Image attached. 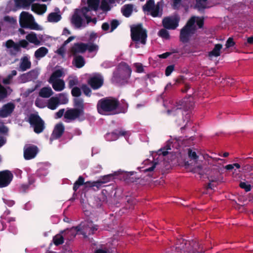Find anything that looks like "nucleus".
<instances>
[{
    "instance_id": "nucleus-22",
    "label": "nucleus",
    "mask_w": 253,
    "mask_h": 253,
    "mask_svg": "<svg viewBox=\"0 0 253 253\" xmlns=\"http://www.w3.org/2000/svg\"><path fill=\"white\" fill-rule=\"evenodd\" d=\"M31 67V62L27 56H24L21 59L19 68L22 71H25Z\"/></svg>"
},
{
    "instance_id": "nucleus-41",
    "label": "nucleus",
    "mask_w": 253,
    "mask_h": 253,
    "mask_svg": "<svg viewBox=\"0 0 253 253\" xmlns=\"http://www.w3.org/2000/svg\"><path fill=\"white\" fill-rule=\"evenodd\" d=\"M159 10H160V6L158 4H157L156 6L153 8V9L150 11L151 12V15L153 17H161L162 15V13H161L159 15Z\"/></svg>"
},
{
    "instance_id": "nucleus-40",
    "label": "nucleus",
    "mask_w": 253,
    "mask_h": 253,
    "mask_svg": "<svg viewBox=\"0 0 253 253\" xmlns=\"http://www.w3.org/2000/svg\"><path fill=\"white\" fill-rule=\"evenodd\" d=\"M109 2L107 0H102L101 2L100 9L103 11H108L111 10V6H110Z\"/></svg>"
},
{
    "instance_id": "nucleus-13",
    "label": "nucleus",
    "mask_w": 253,
    "mask_h": 253,
    "mask_svg": "<svg viewBox=\"0 0 253 253\" xmlns=\"http://www.w3.org/2000/svg\"><path fill=\"white\" fill-rule=\"evenodd\" d=\"M39 149L37 146L34 145H29L24 147V157L25 160H29L34 158Z\"/></svg>"
},
{
    "instance_id": "nucleus-9",
    "label": "nucleus",
    "mask_w": 253,
    "mask_h": 253,
    "mask_svg": "<svg viewBox=\"0 0 253 253\" xmlns=\"http://www.w3.org/2000/svg\"><path fill=\"white\" fill-rule=\"evenodd\" d=\"M13 174L9 170L0 171V188L7 187L12 181Z\"/></svg>"
},
{
    "instance_id": "nucleus-48",
    "label": "nucleus",
    "mask_w": 253,
    "mask_h": 253,
    "mask_svg": "<svg viewBox=\"0 0 253 253\" xmlns=\"http://www.w3.org/2000/svg\"><path fill=\"white\" fill-rule=\"evenodd\" d=\"M98 49V46L97 45L93 43H86V50H88L89 52H92Z\"/></svg>"
},
{
    "instance_id": "nucleus-58",
    "label": "nucleus",
    "mask_w": 253,
    "mask_h": 253,
    "mask_svg": "<svg viewBox=\"0 0 253 253\" xmlns=\"http://www.w3.org/2000/svg\"><path fill=\"white\" fill-rule=\"evenodd\" d=\"M198 20L196 21L197 25L199 28H202L204 25V21L203 18H199L197 17Z\"/></svg>"
},
{
    "instance_id": "nucleus-55",
    "label": "nucleus",
    "mask_w": 253,
    "mask_h": 253,
    "mask_svg": "<svg viewBox=\"0 0 253 253\" xmlns=\"http://www.w3.org/2000/svg\"><path fill=\"white\" fill-rule=\"evenodd\" d=\"M112 134L117 136H125L126 134V131L122 130H115L112 132Z\"/></svg>"
},
{
    "instance_id": "nucleus-23",
    "label": "nucleus",
    "mask_w": 253,
    "mask_h": 253,
    "mask_svg": "<svg viewBox=\"0 0 253 253\" xmlns=\"http://www.w3.org/2000/svg\"><path fill=\"white\" fill-rule=\"evenodd\" d=\"M73 64L78 68H82L85 64L84 58L81 55H74Z\"/></svg>"
},
{
    "instance_id": "nucleus-38",
    "label": "nucleus",
    "mask_w": 253,
    "mask_h": 253,
    "mask_svg": "<svg viewBox=\"0 0 253 253\" xmlns=\"http://www.w3.org/2000/svg\"><path fill=\"white\" fill-rule=\"evenodd\" d=\"M195 7L199 11H204V10L206 8H208L206 5V2L203 1L201 0H196V3L195 5Z\"/></svg>"
},
{
    "instance_id": "nucleus-63",
    "label": "nucleus",
    "mask_w": 253,
    "mask_h": 253,
    "mask_svg": "<svg viewBox=\"0 0 253 253\" xmlns=\"http://www.w3.org/2000/svg\"><path fill=\"white\" fill-rule=\"evenodd\" d=\"M110 25L107 22L103 23L101 26L102 29L104 31H107L109 29Z\"/></svg>"
},
{
    "instance_id": "nucleus-54",
    "label": "nucleus",
    "mask_w": 253,
    "mask_h": 253,
    "mask_svg": "<svg viewBox=\"0 0 253 253\" xmlns=\"http://www.w3.org/2000/svg\"><path fill=\"white\" fill-rule=\"evenodd\" d=\"M174 66L173 65L168 66L165 70V75L166 76H169L172 72L174 70Z\"/></svg>"
},
{
    "instance_id": "nucleus-12",
    "label": "nucleus",
    "mask_w": 253,
    "mask_h": 253,
    "mask_svg": "<svg viewBox=\"0 0 253 253\" xmlns=\"http://www.w3.org/2000/svg\"><path fill=\"white\" fill-rule=\"evenodd\" d=\"M84 114V113L75 108L68 109L64 113V119H66L65 121L69 123L71 121H75Z\"/></svg>"
},
{
    "instance_id": "nucleus-39",
    "label": "nucleus",
    "mask_w": 253,
    "mask_h": 253,
    "mask_svg": "<svg viewBox=\"0 0 253 253\" xmlns=\"http://www.w3.org/2000/svg\"><path fill=\"white\" fill-rule=\"evenodd\" d=\"M17 75V71L16 70H12L10 74H9L6 78L3 79L2 83L4 84H9L10 83L11 80L12 79L13 76Z\"/></svg>"
},
{
    "instance_id": "nucleus-6",
    "label": "nucleus",
    "mask_w": 253,
    "mask_h": 253,
    "mask_svg": "<svg viewBox=\"0 0 253 253\" xmlns=\"http://www.w3.org/2000/svg\"><path fill=\"white\" fill-rule=\"evenodd\" d=\"M104 77L99 73H94L87 79V83L93 90L100 88L104 84Z\"/></svg>"
},
{
    "instance_id": "nucleus-64",
    "label": "nucleus",
    "mask_w": 253,
    "mask_h": 253,
    "mask_svg": "<svg viewBox=\"0 0 253 253\" xmlns=\"http://www.w3.org/2000/svg\"><path fill=\"white\" fill-rule=\"evenodd\" d=\"M94 253H109V252L106 250L102 249H98L95 250Z\"/></svg>"
},
{
    "instance_id": "nucleus-17",
    "label": "nucleus",
    "mask_w": 253,
    "mask_h": 253,
    "mask_svg": "<svg viewBox=\"0 0 253 253\" xmlns=\"http://www.w3.org/2000/svg\"><path fill=\"white\" fill-rule=\"evenodd\" d=\"M81 9H76L72 16V23L77 28H81L83 24L84 20L82 17Z\"/></svg>"
},
{
    "instance_id": "nucleus-59",
    "label": "nucleus",
    "mask_w": 253,
    "mask_h": 253,
    "mask_svg": "<svg viewBox=\"0 0 253 253\" xmlns=\"http://www.w3.org/2000/svg\"><path fill=\"white\" fill-rule=\"evenodd\" d=\"M19 44L20 47L23 48H26L29 44L28 41L25 40L20 41Z\"/></svg>"
},
{
    "instance_id": "nucleus-15",
    "label": "nucleus",
    "mask_w": 253,
    "mask_h": 253,
    "mask_svg": "<svg viewBox=\"0 0 253 253\" xmlns=\"http://www.w3.org/2000/svg\"><path fill=\"white\" fill-rule=\"evenodd\" d=\"M176 105L171 110H168L167 111L168 114L177 110L183 109L185 111L190 110L192 108L193 103L189 102H185V101L181 100L178 102L176 103Z\"/></svg>"
},
{
    "instance_id": "nucleus-53",
    "label": "nucleus",
    "mask_w": 253,
    "mask_h": 253,
    "mask_svg": "<svg viewBox=\"0 0 253 253\" xmlns=\"http://www.w3.org/2000/svg\"><path fill=\"white\" fill-rule=\"evenodd\" d=\"M235 44V42H234L232 38H229L226 41L225 46L226 48H229L233 46Z\"/></svg>"
},
{
    "instance_id": "nucleus-34",
    "label": "nucleus",
    "mask_w": 253,
    "mask_h": 253,
    "mask_svg": "<svg viewBox=\"0 0 253 253\" xmlns=\"http://www.w3.org/2000/svg\"><path fill=\"white\" fill-rule=\"evenodd\" d=\"M99 0H87L88 7L90 10H97L98 8Z\"/></svg>"
},
{
    "instance_id": "nucleus-33",
    "label": "nucleus",
    "mask_w": 253,
    "mask_h": 253,
    "mask_svg": "<svg viewBox=\"0 0 253 253\" xmlns=\"http://www.w3.org/2000/svg\"><path fill=\"white\" fill-rule=\"evenodd\" d=\"M63 74V72L61 69H58L54 71L51 75L50 76L48 81H50L51 82L54 81V80H60L59 78Z\"/></svg>"
},
{
    "instance_id": "nucleus-35",
    "label": "nucleus",
    "mask_w": 253,
    "mask_h": 253,
    "mask_svg": "<svg viewBox=\"0 0 253 253\" xmlns=\"http://www.w3.org/2000/svg\"><path fill=\"white\" fill-rule=\"evenodd\" d=\"M155 6V2L154 0H148L143 6V10L144 11L150 12Z\"/></svg>"
},
{
    "instance_id": "nucleus-21",
    "label": "nucleus",
    "mask_w": 253,
    "mask_h": 253,
    "mask_svg": "<svg viewBox=\"0 0 253 253\" xmlns=\"http://www.w3.org/2000/svg\"><path fill=\"white\" fill-rule=\"evenodd\" d=\"M73 106L74 108L80 110L84 113V100L81 98H75L73 99Z\"/></svg>"
},
{
    "instance_id": "nucleus-20",
    "label": "nucleus",
    "mask_w": 253,
    "mask_h": 253,
    "mask_svg": "<svg viewBox=\"0 0 253 253\" xmlns=\"http://www.w3.org/2000/svg\"><path fill=\"white\" fill-rule=\"evenodd\" d=\"M53 92L51 88L49 86H45L42 88L39 93L40 97L42 98H49L52 96Z\"/></svg>"
},
{
    "instance_id": "nucleus-4",
    "label": "nucleus",
    "mask_w": 253,
    "mask_h": 253,
    "mask_svg": "<svg viewBox=\"0 0 253 253\" xmlns=\"http://www.w3.org/2000/svg\"><path fill=\"white\" fill-rule=\"evenodd\" d=\"M196 17L192 16L187 21L185 26L181 29L179 35L180 41L183 43H187L193 35L196 30L197 27L195 25Z\"/></svg>"
},
{
    "instance_id": "nucleus-18",
    "label": "nucleus",
    "mask_w": 253,
    "mask_h": 253,
    "mask_svg": "<svg viewBox=\"0 0 253 253\" xmlns=\"http://www.w3.org/2000/svg\"><path fill=\"white\" fill-rule=\"evenodd\" d=\"M86 51V43L80 42L76 43L71 48V52L73 55L78 53H83Z\"/></svg>"
},
{
    "instance_id": "nucleus-36",
    "label": "nucleus",
    "mask_w": 253,
    "mask_h": 253,
    "mask_svg": "<svg viewBox=\"0 0 253 253\" xmlns=\"http://www.w3.org/2000/svg\"><path fill=\"white\" fill-rule=\"evenodd\" d=\"M89 11H90V9L86 6L82 7L81 9L82 15L86 19L87 23L92 21L91 17L87 14Z\"/></svg>"
},
{
    "instance_id": "nucleus-46",
    "label": "nucleus",
    "mask_w": 253,
    "mask_h": 253,
    "mask_svg": "<svg viewBox=\"0 0 253 253\" xmlns=\"http://www.w3.org/2000/svg\"><path fill=\"white\" fill-rule=\"evenodd\" d=\"M7 95V91L6 89L0 84V101Z\"/></svg>"
},
{
    "instance_id": "nucleus-32",
    "label": "nucleus",
    "mask_w": 253,
    "mask_h": 253,
    "mask_svg": "<svg viewBox=\"0 0 253 253\" xmlns=\"http://www.w3.org/2000/svg\"><path fill=\"white\" fill-rule=\"evenodd\" d=\"M32 10L38 13H43L46 10V6L45 4H33L32 5Z\"/></svg>"
},
{
    "instance_id": "nucleus-8",
    "label": "nucleus",
    "mask_w": 253,
    "mask_h": 253,
    "mask_svg": "<svg viewBox=\"0 0 253 253\" xmlns=\"http://www.w3.org/2000/svg\"><path fill=\"white\" fill-rule=\"evenodd\" d=\"M119 69V74L117 76L118 81H126L128 80L132 72L130 66L125 62H122L120 64Z\"/></svg>"
},
{
    "instance_id": "nucleus-16",
    "label": "nucleus",
    "mask_w": 253,
    "mask_h": 253,
    "mask_svg": "<svg viewBox=\"0 0 253 253\" xmlns=\"http://www.w3.org/2000/svg\"><path fill=\"white\" fill-rule=\"evenodd\" d=\"M15 105L13 103H7L4 104L0 109V117L6 118L10 116L14 111Z\"/></svg>"
},
{
    "instance_id": "nucleus-61",
    "label": "nucleus",
    "mask_w": 253,
    "mask_h": 253,
    "mask_svg": "<svg viewBox=\"0 0 253 253\" xmlns=\"http://www.w3.org/2000/svg\"><path fill=\"white\" fill-rule=\"evenodd\" d=\"M78 80L76 79H71L70 80L68 83V85L69 87L71 88L73 87L74 85L78 84Z\"/></svg>"
},
{
    "instance_id": "nucleus-37",
    "label": "nucleus",
    "mask_w": 253,
    "mask_h": 253,
    "mask_svg": "<svg viewBox=\"0 0 253 253\" xmlns=\"http://www.w3.org/2000/svg\"><path fill=\"white\" fill-rule=\"evenodd\" d=\"M89 11H90V9L86 6L82 7L81 9L82 15L86 19L87 23L92 21L91 17L87 14Z\"/></svg>"
},
{
    "instance_id": "nucleus-30",
    "label": "nucleus",
    "mask_w": 253,
    "mask_h": 253,
    "mask_svg": "<svg viewBox=\"0 0 253 253\" xmlns=\"http://www.w3.org/2000/svg\"><path fill=\"white\" fill-rule=\"evenodd\" d=\"M59 103V99L57 97H52L49 99L47 103V107L51 110L55 109Z\"/></svg>"
},
{
    "instance_id": "nucleus-49",
    "label": "nucleus",
    "mask_w": 253,
    "mask_h": 253,
    "mask_svg": "<svg viewBox=\"0 0 253 253\" xmlns=\"http://www.w3.org/2000/svg\"><path fill=\"white\" fill-rule=\"evenodd\" d=\"M188 154L189 158L194 161H197L199 156L195 151H193L191 149H188Z\"/></svg>"
},
{
    "instance_id": "nucleus-45",
    "label": "nucleus",
    "mask_w": 253,
    "mask_h": 253,
    "mask_svg": "<svg viewBox=\"0 0 253 253\" xmlns=\"http://www.w3.org/2000/svg\"><path fill=\"white\" fill-rule=\"evenodd\" d=\"M53 242L56 246L62 244L63 243V236L62 235L60 236H55L53 238Z\"/></svg>"
},
{
    "instance_id": "nucleus-43",
    "label": "nucleus",
    "mask_w": 253,
    "mask_h": 253,
    "mask_svg": "<svg viewBox=\"0 0 253 253\" xmlns=\"http://www.w3.org/2000/svg\"><path fill=\"white\" fill-rule=\"evenodd\" d=\"M160 37L165 39L169 38V32L165 29H161L158 33Z\"/></svg>"
},
{
    "instance_id": "nucleus-14",
    "label": "nucleus",
    "mask_w": 253,
    "mask_h": 253,
    "mask_svg": "<svg viewBox=\"0 0 253 253\" xmlns=\"http://www.w3.org/2000/svg\"><path fill=\"white\" fill-rule=\"evenodd\" d=\"M63 134V124L62 123L57 124L52 131L49 138V143L52 144L54 140L59 139Z\"/></svg>"
},
{
    "instance_id": "nucleus-50",
    "label": "nucleus",
    "mask_w": 253,
    "mask_h": 253,
    "mask_svg": "<svg viewBox=\"0 0 253 253\" xmlns=\"http://www.w3.org/2000/svg\"><path fill=\"white\" fill-rule=\"evenodd\" d=\"M120 23L117 19H113L110 22L111 30L110 32H112L115 30L117 27L119 25Z\"/></svg>"
},
{
    "instance_id": "nucleus-26",
    "label": "nucleus",
    "mask_w": 253,
    "mask_h": 253,
    "mask_svg": "<svg viewBox=\"0 0 253 253\" xmlns=\"http://www.w3.org/2000/svg\"><path fill=\"white\" fill-rule=\"evenodd\" d=\"M48 82L52 84V87L55 91H59L63 89V80H54L52 82L48 81Z\"/></svg>"
},
{
    "instance_id": "nucleus-25",
    "label": "nucleus",
    "mask_w": 253,
    "mask_h": 253,
    "mask_svg": "<svg viewBox=\"0 0 253 253\" xmlns=\"http://www.w3.org/2000/svg\"><path fill=\"white\" fill-rule=\"evenodd\" d=\"M26 39L29 42L34 43L35 45H39L41 44V42L38 39L37 35L33 32L28 34L26 36Z\"/></svg>"
},
{
    "instance_id": "nucleus-29",
    "label": "nucleus",
    "mask_w": 253,
    "mask_h": 253,
    "mask_svg": "<svg viewBox=\"0 0 253 253\" xmlns=\"http://www.w3.org/2000/svg\"><path fill=\"white\" fill-rule=\"evenodd\" d=\"M48 49L45 47H41L35 52V57L37 59H40L48 53Z\"/></svg>"
},
{
    "instance_id": "nucleus-5",
    "label": "nucleus",
    "mask_w": 253,
    "mask_h": 253,
    "mask_svg": "<svg viewBox=\"0 0 253 253\" xmlns=\"http://www.w3.org/2000/svg\"><path fill=\"white\" fill-rule=\"evenodd\" d=\"M19 23L22 28L36 30L40 29L39 25L34 21L32 15L25 11L21 13Z\"/></svg>"
},
{
    "instance_id": "nucleus-24",
    "label": "nucleus",
    "mask_w": 253,
    "mask_h": 253,
    "mask_svg": "<svg viewBox=\"0 0 253 253\" xmlns=\"http://www.w3.org/2000/svg\"><path fill=\"white\" fill-rule=\"evenodd\" d=\"M35 0H15L16 5L18 7L26 8L29 7L31 3ZM42 1H46L47 0H42Z\"/></svg>"
},
{
    "instance_id": "nucleus-7",
    "label": "nucleus",
    "mask_w": 253,
    "mask_h": 253,
    "mask_svg": "<svg viewBox=\"0 0 253 253\" xmlns=\"http://www.w3.org/2000/svg\"><path fill=\"white\" fill-rule=\"evenodd\" d=\"M28 122L31 126H33L34 132L36 133L39 134L42 132L44 129V121L37 114H30Z\"/></svg>"
},
{
    "instance_id": "nucleus-44",
    "label": "nucleus",
    "mask_w": 253,
    "mask_h": 253,
    "mask_svg": "<svg viewBox=\"0 0 253 253\" xmlns=\"http://www.w3.org/2000/svg\"><path fill=\"white\" fill-rule=\"evenodd\" d=\"M71 94L76 98H79L82 94L81 90L78 87H74L71 90Z\"/></svg>"
},
{
    "instance_id": "nucleus-56",
    "label": "nucleus",
    "mask_w": 253,
    "mask_h": 253,
    "mask_svg": "<svg viewBox=\"0 0 253 253\" xmlns=\"http://www.w3.org/2000/svg\"><path fill=\"white\" fill-rule=\"evenodd\" d=\"M35 73V71L32 70L26 74H23L21 76V80H23L24 79L26 80L29 78V77L32 75V74Z\"/></svg>"
},
{
    "instance_id": "nucleus-31",
    "label": "nucleus",
    "mask_w": 253,
    "mask_h": 253,
    "mask_svg": "<svg viewBox=\"0 0 253 253\" xmlns=\"http://www.w3.org/2000/svg\"><path fill=\"white\" fill-rule=\"evenodd\" d=\"M61 16L56 12H52L47 16V20L49 22L56 23L60 21Z\"/></svg>"
},
{
    "instance_id": "nucleus-60",
    "label": "nucleus",
    "mask_w": 253,
    "mask_h": 253,
    "mask_svg": "<svg viewBox=\"0 0 253 253\" xmlns=\"http://www.w3.org/2000/svg\"><path fill=\"white\" fill-rule=\"evenodd\" d=\"M14 42L12 40H9L5 42V46L7 48H12L14 45Z\"/></svg>"
},
{
    "instance_id": "nucleus-10",
    "label": "nucleus",
    "mask_w": 253,
    "mask_h": 253,
    "mask_svg": "<svg viewBox=\"0 0 253 253\" xmlns=\"http://www.w3.org/2000/svg\"><path fill=\"white\" fill-rule=\"evenodd\" d=\"M179 21L180 17L178 16H175L173 18L166 17L163 19L162 24L166 29L174 30L178 26Z\"/></svg>"
},
{
    "instance_id": "nucleus-62",
    "label": "nucleus",
    "mask_w": 253,
    "mask_h": 253,
    "mask_svg": "<svg viewBox=\"0 0 253 253\" xmlns=\"http://www.w3.org/2000/svg\"><path fill=\"white\" fill-rule=\"evenodd\" d=\"M171 54V52H166L162 54L159 55V57L162 59H166Z\"/></svg>"
},
{
    "instance_id": "nucleus-3",
    "label": "nucleus",
    "mask_w": 253,
    "mask_h": 253,
    "mask_svg": "<svg viewBox=\"0 0 253 253\" xmlns=\"http://www.w3.org/2000/svg\"><path fill=\"white\" fill-rule=\"evenodd\" d=\"M131 38L132 41L135 42V47H139V44L143 45L146 44L147 38V30L143 28L141 23L138 24L131 27Z\"/></svg>"
},
{
    "instance_id": "nucleus-57",
    "label": "nucleus",
    "mask_w": 253,
    "mask_h": 253,
    "mask_svg": "<svg viewBox=\"0 0 253 253\" xmlns=\"http://www.w3.org/2000/svg\"><path fill=\"white\" fill-rule=\"evenodd\" d=\"M8 131V127L4 126V125H2L0 126V133L1 134H7Z\"/></svg>"
},
{
    "instance_id": "nucleus-2",
    "label": "nucleus",
    "mask_w": 253,
    "mask_h": 253,
    "mask_svg": "<svg viewBox=\"0 0 253 253\" xmlns=\"http://www.w3.org/2000/svg\"><path fill=\"white\" fill-rule=\"evenodd\" d=\"M98 227V226L93 224L92 221H87L86 223L83 226L81 224L76 227H72L70 229H64V240H67L66 244H69L68 242L76 237L78 232L81 231V234L86 237V234L88 235L93 234L94 232L97 230Z\"/></svg>"
},
{
    "instance_id": "nucleus-1",
    "label": "nucleus",
    "mask_w": 253,
    "mask_h": 253,
    "mask_svg": "<svg viewBox=\"0 0 253 253\" xmlns=\"http://www.w3.org/2000/svg\"><path fill=\"white\" fill-rule=\"evenodd\" d=\"M96 107L100 115H116L126 113L127 110L128 104L124 100H122L121 104L117 98L107 97L99 100Z\"/></svg>"
},
{
    "instance_id": "nucleus-42",
    "label": "nucleus",
    "mask_w": 253,
    "mask_h": 253,
    "mask_svg": "<svg viewBox=\"0 0 253 253\" xmlns=\"http://www.w3.org/2000/svg\"><path fill=\"white\" fill-rule=\"evenodd\" d=\"M169 149H170V146L167 145L166 147L159 149L157 151V153L159 156L162 155L163 156H166L168 154L169 152L168 150Z\"/></svg>"
},
{
    "instance_id": "nucleus-11",
    "label": "nucleus",
    "mask_w": 253,
    "mask_h": 253,
    "mask_svg": "<svg viewBox=\"0 0 253 253\" xmlns=\"http://www.w3.org/2000/svg\"><path fill=\"white\" fill-rule=\"evenodd\" d=\"M114 178V175L113 174H107L101 177L100 179L97 181H92V182H87L86 184L89 186V187H96L97 188H99L103 186V184L110 181L113 180Z\"/></svg>"
},
{
    "instance_id": "nucleus-19",
    "label": "nucleus",
    "mask_w": 253,
    "mask_h": 253,
    "mask_svg": "<svg viewBox=\"0 0 253 253\" xmlns=\"http://www.w3.org/2000/svg\"><path fill=\"white\" fill-rule=\"evenodd\" d=\"M87 182H92L91 181L84 182V178L82 176H80L78 179L75 181L73 186V190L75 192L77 191L79 187L82 185H84V188H90L86 183Z\"/></svg>"
},
{
    "instance_id": "nucleus-51",
    "label": "nucleus",
    "mask_w": 253,
    "mask_h": 253,
    "mask_svg": "<svg viewBox=\"0 0 253 253\" xmlns=\"http://www.w3.org/2000/svg\"><path fill=\"white\" fill-rule=\"evenodd\" d=\"M239 186L240 188L244 189L246 192H249L251 190V185L245 182H241Z\"/></svg>"
},
{
    "instance_id": "nucleus-27",
    "label": "nucleus",
    "mask_w": 253,
    "mask_h": 253,
    "mask_svg": "<svg viewBox=\"0 0 253 253\" xmlns=\"http://www.w3.org/2000/svg\"><path fill=\"white\" fill-rule=\"evenodd\" d=\"M133 11V6L132 4H128L125 5L121 9L123 15L126 17H129Z\"/></svg>"
},
{
    "instance_id": "nucleus-28",
    "label": "nucleus",
    "mask_w": 253,
    "mask_h": 253,
    "mask_svg": "<svg viewBox=\"0 0 253 253\" xmlns=\"http://www.w3.org/2000/svg\"><path fill=\"white\" fill-rule=\"evenodd\" d=\"M222 47L221 44L218 43L214 45L213 49L209 53L210 57H217L220 55V50Z\"/></svg>"
},
{
    "instance_id": "nucleus-52",
    "label": "nucleus",
    "mask_w": 253,
    "mask_h": 253,
    "mask_svg": "<svg viewBox=\"0 0 253 253\" xmlns=\"http://www.w3.org/2000/svg\"><path fill=\"white\" fill-rule=\"evenodd\" d=\"M134 66L136 68V72L139 73L143 72L144 68L142 64L140 63H136L134 64Z\"/></svg>"
},
{
    "instance_id": "nucleus-47",
    "label": "nucleus",
    "mask_w": 253,
    "mask_h": 253,
    "mask_svg": "<svg viewBox=\"0 0 253 253\" xmlns=\"http://www.w3.org/2000/svg\"><path fill=\"white\" fill-rule=\"evenodd\" d=\"M82 89L84 93L86 96L88 97H90L91 96V90L86 84H83L82 85Z\"/></svg>"
}]
</instances>
